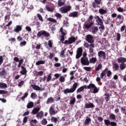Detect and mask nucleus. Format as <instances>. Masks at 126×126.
I'll return each instance as SVG.
<instances>
[{"label":"nucleus","mask_w":126,"mask_h":126,"mask_svg":"<svg viewBox=\"0 0 126 126\" xmlns=\"http://www.w3.org/2000/svg\"><path fill=\"white\" fill-rule=\"evenodd\" d=\"M87 89H90V91L91 93H94V94L98 93L99 90V88H97V87H96V86L94 84H90L88 85L87 86Z\"/></svg>","instance_id":"1"},{"label":"nucleus","mask_w":126,"mask_h":126,"mask_svg":"<svg viewBox=\"0 0 126 126\" xmlns=\"http://www.w3.org/2000/svg\"><path fill=\"white\" fill-rule=\"evenodd\" d=\"M78 86V83L75 82L72 85V88L70 89H66L64 90V94H67V93H73V92L76 90Z\"/></svg>","instance_id":"2"},{"label":"nucleus","mask_w":126,"mask_h":126,"mask_svg":"<svg viewBox=\"0 0 126 126\" xmlns=\"http://www.w3.org/2000/svg\"><path fill=\"white\" fill-rule=\"evenodd\" d=\"M60 32H61L62 36H61L60 41L62 42V44H64V42H63V41H64V36L66 35L67 32L65 30H63V28H61L60 30Z\"/></svg>","instance_id":"3"},{"label":"nucleus","mask_w":126,"mask_h":126,"mask_svg":"<svg viewBox=\"0 0 126 126\" xmlns=\"http://www.w3.org/2000/svg\"><path fill=\"white\" fill-rule=\"evenodd\" d=\"M71 8V6L68 5L67 6H64L59 8V11L62 13H66L68 11H69Z\"/></svg>","instance_id":"4"},{"label":"nucleus","mask_w":126,"mask_h":126,"mask_svg":"<svg viewBox=\"0 0 126 126\" xmlns=\"http://www.w3.org/2000/svg\"><path fill=\"white\" fill-rule=\"evenodd\" d=\"M81 63L83 65H88L89 64V61L86 57H83L81 59Z\"/></svg>","instance_id":"5"},{"label":"nucleus","mask_w":126,"mask_h":126,"mask_svg":"<svg viewBox=\"0 0 126 126\" xmlns=\"http://www.w3.org/2000/svg\"><path fill=\"white\" fill-rule=\"evenodd\" d=\"M104 124H105V126H117V123H116L115 122H111L108 119L104 120Z\"/></svg>","instance_id":"6"},{"label":"nucleus","mask_w":126,"mask_h":126,"mask_svg":"<svg viewBox=\"0 0 126 126\" xmlns=\"http://www.w3.org/2000/svg\"><path fill=\"white\" fill-rule=\"evenodd\" d=\"M49 113L52 116L56 115L58 113V111L55 109V105H52L49 109Z\"/></svg>","instance_id":"7"},{"label":"nucleus","mask_w":126,"mask_h":126,"mask_svg":"<svg viewBox=\"0 0 126 126\" xmlns=\"http://www.w3.org/2000/svg\"><path fill=\"white\" fill-rule=\"evenodd\" d=\"M75 37H71L68 40H65L64 42V44H65V45L72 44V43H74V42H75Z\"/></svg>","instance_id":"8"},{"label":"nucleus","mask_w":126,"mask_h":126,"mask_svg":"<svg viewBox=\"0 0 126 126\" xmlns=\"http://www.w3.org/2000/svg\"><path fill=\"white\" fill-rule=\"evenodd\" d=\"M93 24H94V22L90 23V21H87L84 24V28L86 29H89Z\"/></svg>","instance_id":"9"},{"label":"nucleus","mask_w":126,"mask_h":126,"mask_svg":"<svg viewBox=\"0 0 126 126\" xmlns=\"http://www.w3.org/2000/svg\"><path fill=\"white\" fill-rule=\"evenodd\" d=\"M42 35H44V36H45L46 37L50 36V33L46 32V31H40L37 34V37H41V36H42Z\"/></svg>","instance_id":"10"},{"label":"nucleus","mask_w":126,"mask_h":126,"mask_svg":"<svg viewBox=\"0 0 126 126\" xmlns=\"http://www.w3.org/2000/svg\"><path fill=\"white\" fill-rule=\"evenodd\" d=\"M82 48L79 47L76 51V59H79L82 56Z\"/></svg>","instance_id":"11"},{"label":"nucleus","mask_w":126,"mask_h":126,"mask_svg":"<svg viewBox=\"0 0 126 126\" xmlns=\"http://www.w3.org/2000/svg\"><path fill=\"white\" fill-rule=\"evenodd\" d=\"M86 40L88 43H93L94 42V37L91 34H88L86 36Z\"/></svg>","instance_id":"12"},{"label":"nucleus","mask_w":126,"mask_h":126,"mask_svg":"<svg viewBox=\"0 0 126 126\" xmlns=\"http://www.w3.org/2000/svg\"><path fill=\"white\" fill-rule=\"evenodd\" d=\"M90 46V47L89 48V53L91 54L92 57H93V56H94V47L95 46L93 43H91Z\"/></svg>","instance_id":"13"},{"label":"nucleus","mask_w":126,"mask_h":126,"mask_svg":"<svg viewBox=\"0 0 126 126\" xmlns=\"http://www.w3.org/2000/svg\"><path fill=\"white\" fill-rule=\"evenodd\" d=\"M98 55L99 58L103 59V60H105V59H106V53L104 51H99L98 53Z\"/></svg>","instance_id":"14"},{"label":"nucleus","mask_w":126,"mask_h":126,"mask_svg":"<svg viewBox=\"0 0 126 126\" xmlns=\"http://www.w3.org/2000/svg\"><path fill=\"white\" fill-rule=\"evenodd\" d=\"M117 62L119 63H126V58L125 57H119L117 59Z\"/></svg>","instance_id":"15"},{"label":"nucleus","mask_w":126,"mask_h":126,"mask_svg":"<svg viewBox=\"0 0 126 126\" xmlns=\"http://www.w3.org/2000/svg\"><path fill=\"white\" fill-rule=\"evenodd\" d=\"M94 19H96V22L98 23V25H102L103 24V21L102 19H100L99 16H94Z\"/></svg>","instance_id":"16"},{"label":"nucleus","mask_w":126,"mask_h":126,"mask_svg":"<svg viewBox=\"0 0 126 126\" xmlns=\"http://www.w3.org/2000/svg\"><path fill=\"white\" fill-rule=\"evenodd\" d=\"M85 108H86V109H92L93 108H95V105L92 103H86L85 104Z\"/></svg>","instance_id":"17"},{"label":"nucleus","mask_w":126,"mask_h":126,"mask_svg":"<svg viewBox=\"0 0 126 126\" xmlns=\"http://www.w3.org/2000/svg\"><path fill=\"white\" fill-rule=\"evenodd\" d=\"M7 75V72H6V71L4 70H2L0 72V76L1 77H3V78H5V77Z\"/></svg>","instance_id":"18"},{"label":"nucleus","mask_w":126,"mask_h":126,"mask_svg":"<svg viewBox=\"0 0 126 126\" xmlns=\"http://www.w3.org/2000/svg\"><path fill=\"white\" fill-rule=\"evenodd\" d=\"M32 87L34 90H36V91H42L43 90L41 89V88L36 85H32Z\"/></svg>","instance_id":"19"},{"label":"nucleus","mask_w":126,"mask_h":126,"mask_svg":"<svg viewBox=\"0 0 126 126\" xmlns=\"http://www.w3.org/2000/svg\"><path fill=\"white\" fill-rule=\"evenodd\" d=\"M84 89H87V86H84L80 87L79 89H77V92L78 93H80V92H82Z\"/></svg>","instance_id":"20"},{"label":"nucleus","mask_w":126,"mask_h":126,"mask_svg":"<svg viewBox=\"0 0 126 126\" xmlns=\"http://www.w3.org/2000/svg\"><path fill=\"white\" fill-rule=\"evenodd\" d=\"M98 27H93L92 28L91 32L93 34H96L98 32Z\"/></svg>","instance_id":"21"},{"label":"nucleus","mask_w":126,"mask_h":126,"mask_svg":"<svg viewBox=\"0 0 126 126\" xmlns=\"http://www.w3.org/2000/svg\"><path fill=\"white\" fill-rule=\"evenodd\" d=\"M107 74V68H105L100 74V78L103 79L104 76H106V74Z\"/></svg>","instance_id":"22"},{"label":"nucleus","mask_w":126,"mask_h":126,"mask_svg":"<svg viewBox=\"0 0 126 126\" xmlns=\"http://www.w3.org/2000/svg\"><path fill=\"white\" fill-rule=\"evenodd\" d=\"M69 17H77L78 16V12L75 11L70 13L69 15Z\"/></svg>","instance_id":"23"},{"label":"nucleus","mask_w":126,"mask_h":126,"mask_svg":"<svg viewBox=\"0 0 126 126\" xmlns=\"http://www.w3.org/2000/svg\"><path fill=\"white\" fill-rule=\"evenodd\" d=\"M22 70L20 71V73L21 74L24 75L26 74V73H27V70H26V68H25L24 66H21Z\"/></svg>","instance_id":"24"},{"label":"nucleus","mask_w":126,"mask_h":126,"mask_svg":"<svg viewBox=\"0 0 126 126\" xmlns=\"http://www.w3.org/2000/svg\"><path fill=\"white\" fill-rule=\"evenodd\" d=\"M22 30V28H21V26H17L16 27V28L14 30V31L15 32H16V33H18L20 31H21Z\"/></svg>","instance_id":"25"},{"label":"nucleus","mask_w":126,"mask_h":126,"mask_svg":"<svg viewBox=\"0 0 126 126\" xmlns=\"http://www.w3.org/2000/svg\"><path fill=\"white\" fill-rule=\"evenodd\" d=\"M76 101V98L75 97H71L70 99L69 105H74Z\"/></svg>","instance_id":"26"},{"label":"nucleus","mask_w":126,"mask_h":126,"mask_svg":"<svg viewBox=\"0 0 126 126\" xmlns=\"http://www.w3.org/2000/svg\"><path fill=\"white\" fill-rule=\"evenodd\" d=\"M27 107L28 109H31V108H33V107H34V103L32 101H30L28 103Z\"/></svg>","instance_id":"27"},{"label":"nucleus","mask_w":126,"mask_h":126,"mask_svg":"<svg viewBox=\"0 0 126 126\" xmlns=\"http://www.w3.org/2000/svg\"><path fill=\"white\" fill-rule=\"evenodd\" d=\"M4 88H7V85L4 83H0V89H3Z\"/></svg>","instance_id":"28"},{"label":"nucleus","mask_w":126,"mask_h":126,"mask_svg":"<svg viewBox=\"0 0 126 126\" xmlns=\"http://www.w3.org/2000/svg\"><path fill=\"white\" fill-rule=\"evenodd\" d=\"M96 61L97 58H96V57H93L90 60L89 62L91 63H96Z\"/></svg>","instance_id":"29"},{"label":"nucleus","mask_w":126,"mask_h":126,"mask_svg":"<svg viewBox=\"0 0 126 126\" xmlns=\"http://www.w3.org/2000/svg\"><path fill=\"white\" fill-rule=\"evenodd\" d=\"M119 67H120V66H119V64H118L117 63L113 64V70H114V71H117V70H118V69H119Z\"/></svg>","instance_id":"30"},{"label":"nucleus","mask_w":126,"mask_h":126,"mask_svg":"<svg viewBox=\"0 0 126 126\" xmlns=\"http://www.w3.org/2000/svg\"><path fill=\"white\" fill-rule=\"evenodd\" d=\"M65 0H59L58 1V6H63L64 4Z\"/></svg>","instance_id":"31"},{"label":"nucleus","mask_w":126,"mask_h":126,"mask_svg":"<svg viewBox=\"0 0 126 126\" xmlns=\"http://www.w3.org/2000/svg\"><path fill=\"white\" fill-rule=\"evenodd\" d=\"M45 61L44 60H41V61H38L36 62L35 64L36 65H40V64H45Z\"/></svg>","instance_id":"32"},{"label":"nucleus","mask_w":126,"mask_h":126,"mask_svg":"<svg viewBox=\"0 0 126 126\" xmlns=\"http://www.w3.org/2000/svg\"><path fill=\"white\" fill-rule=\"evenodd\" d=\"M126 67V64L125 63H121L120 64V68L121 70H124Z\"/></svg>","instance_id":"33"},{"label":"nucleus","mask_w":126,"mask_h":126,"mask_svg":"<svg viewBox=\"0 0 126 126\" xmlns=\"http://www.w3.org/2000/svg\"><path fill=\"white\" fill-rule=\"evenodd\" d=\"M91 122V118L87 117L86 120H85L84 124L86 125H88L89 123Z\"/></svg>","instance_id":"34"},{"label":"nucleus","mask_w":126,"mask_h":126,"mask_svg":"<svg viewBox=\"0 0 126 126\" xmlns=\"http://www.w3.org/2000/svg\"><path fill=\"white\" fill-rule=\"evenodd\" d=\"M100 14H105L107 13V10H105L103 8H100L98 10Z\"/></svg>","instance_id":"35"},{"label":"nucleus","mask_w":126,"mask_h":126,"mask_svg":"<svg viewBox=\"0 0 126 126\" xmlns=\"http://www.w3.org/2000/svg\"><path fill=\"white\" fill-rule=\"evenodd\" d=\"M54 98L53 97H51L48 98L46 103L47 104H51V103H53L54 102Z\"/></svg>","instance_id":"36"},{"label":"nucleus","mask_w":126,"mask_h":126,"mask_svg":"<svg viewBox=\"0 0 126 126\" xmlns=\"http://www.w3.org/2000/svg\"><path fill=\"white\" fill-rule=\"evenodd\" d=\"M109 119L110 120H112L113 121H115L116 120V115L111 113L109 115Z\"/></svg>","instance_id":"37"},{"label":"nucleus","mask_w":126,"mask_h":126,"mask_svg":"<svg viewBox=\"0 0 126 126\" xmlns=\"http://www.w3.org/2000/svg\"><path fill=\"white\" fill-rule=\"evenodd\" d=\"M60 82L63 83L65 81V77H64L63 76H61L59 79Z\"/></svg>","instance_id":"38"},{"label":"nucleus","mask_w":126,"mask_h":126,"mask_svg":"<svg viewBox=\"0 0 126 126\" xmlns=\"http://www.w3.org/2000/svg\"><path fill=\"white\" fill-rule=\"evenodd\" d=\"M46 8L48 11H50V12H53V11L55 10V8H54V7H51L47 6H46Z\"/></svg>","instance_id":"39"},{"label":"nucleus","mask_w":126,"mask_h":126,"mask_svg":"<svg viewBox=\"0 0 126 126\" xmlns=\"http://www.w3.org/2000/svg\"><path fill=\"white\" fill-rule=\"evenodd\" d=\"M40 111V108L38 107L36 108H34L32 111V114H33V115H35V114H37V113H38V112Z\"/></svg>","instance_id":"40"},{"label":"nucleus","mask_w":126,"mask_h":126,"mask_svg":"<svg viewBox=\"0 0 126 126\" xmlns=\"http://www.w3.org/2000/svg\"><path fill=\"white\" fill-rule=\"evenodd\" d=\"M117 11H118V12H125V11H126V9H124V8H122V7H119L117 8Z\"/></svg>","instance_id":"41"},{"label":"nucleus","mask_w":126,"mask_h":126,"mask_svg":"<svg viewBox=\"0 0 126 126\" xmlns=\"http://www.w3.org/2000/svg\"><path fill=\"white\" fill-rule=\"evenodd\" d=\"M37 123V120L36 119L32 120L30 121V124L32 126H34L35 125H36V123Z\"/></svg>","instance_id":"42"},{"label":"nucleus","mask_w":126,"mask_h":126,"mask_svg":"<svg viewBox=\"0 0 126 126\" xmlns=\"http://www.w3.org/2000/svg\"><path fill=\"white\" fill-rule=\"evenodd\" d=\"M95 69L96 71H99L100 69H102V64H99L97 66L95 67Z\"/></svg>","instance_id":"43"},{"label":"nucleus","mask_w":126,"mask_h":126,"mask_svg":"<svg viewBox=\"0 0 126 126\" xmlns=\"http://www.w3.org/2000/svg\"><path fill=\"white\" fill-rule=\"evenodd\" d=\"M47 20H48V21H50V22H53V23H57V20H56V19L52 18H49L47 19Z\"/></svg>","instance_id":"44"},{"label":"nucleus","mask_w":126,"mask_h":126,"mask_svg":"<svg viewBox=\"0 0 126 126\" xmlns=\"http://www.w3.org/2000/svg\"><path fill=\"white\" fill-rule=\"evenodd\" d=\"M44 116V113L42 111H40L36 115L37 118H42Z\"/></svg>","instance_id":"45"},{"label":"nucleus","mask_w":126,"mask_h":126,"mask_svg":"<svg viewBox=\"0 0 126 126\" xmlns=\"http://www.w3.org/2000/svg\"><path fill=\"white\" fill-rule=\"evenodd\" d=\"M105 100L106 101V102H108V101H109L110 100V94H105Z\"/></svg>","instance_id":"46"},{"label":"nucleus","mask_w":126,"mask_h":126,"mask_svg":"<svg viewBox=\"0 0 126 126\" xmlns=\"http://www.w3.org/2000/svg\"><path fill=\"white\" fill-rule=\"evenodd\" d=\"M51 79H52V74L50 73L47 76L46 82H50Z\"/></svg>","instance_id":"47"},{"label":"nucleus","mask_w":126,"mask_h":126,"mask_svg":"<svg viewBox=\"0 0 126 126\" xmlns=\"http://www.w3.org/2000/svg\"><path fill=\"white\" fill-rule=\"evenodd\" d=\"M27 96H28V93L26 92L25 94H24L23 96L21 97L22 100L23 101H24L25 98L27 97Z\"/></svg>","instance_id":"48"},{"label":"nucleus","mask_w":126,"mask_h":126,"mask_svg":"<svg viewBox=\"0 0 126 126\" xmlns=\"http://www.w3.org/2000/svg\"><path fill=\"white\" fill-rule=\"evenodd\" d=\"M26 44H27V42H26L25 41H22L20 43V47H24V46L26 45Z\"/></svg>","instance_id":"49"},{"label":"nucleus","mask_w":126,"mask_h":126,"mask_svg":"<svg viewBox=\"0 0 126 126\" xmlns=\"http://www.w3.org/2000/svg\"><path fill=\"white\" fill-rule=\"evenodd\" d=\"M31 97L32 99H36V97H37V94H36L34 93H32L31 95Z\"/></svg>","instance_id":"50"},{"label":"nucleus","mask_w":126,"mask_h":126,"mask_svg":"<svg viewBox=\"0 0 126 126\" xmlns=\"http://www.w3.org/2000/svg\"><path fill=\"white\" fill-rule=\"evenodd\" d=\"M107 76L108 77H110V76H111V75H112V71H111L110 70H108V68H107Z\"/></svg>","instance_id":"51"},{"label":"nucleus","mask_w":126,"mask_h":126,"mask_svg":"<svg viewBox=\"0 0 126 126\" xmlns=\"http://www.w3.org/2000/svg\"><path fill=\"white\" fill-rule=\"evenodd\" d=\"M4 21L6 22V23H7V22L9 21V16L6 15L5 16Z\"/></svg>","instance_id":"52"},{"label":"nucleus","mask_w":126,"mask_h":126,"mask_svg":"<svg viewBox=\"0 0 126 126\" xmlns=\"http://www.w3.org/2000/svg\"><path fill=\"white\" fill-rule=\"evenodd\" d=\"M48 123V121H47V120L46 119H43L42 121H41V124L42 125H44V126L47 125V124Z\"/></svg>","instance_id":"53"},{"label":"nucleus","mask_w":126,"mask_h":126,"mask_svg":"<svg viewBox=\"0 0 126 126\" xmlns=\"http://www.w3.org/2000/svg\"><path fill=\"white\" fill-rule=\"evenodd\" d=\"M51 121L54 123H57L58 122V118L53 117L51 118Z\"/></svg>","instance_id":"54"},{"label":"nucleus","mask_w":126,"mask_h":126,"mask_svg":"<svg viewBox=\"0 0 126 126\" xmlns=\"http://www.w3.org/2000/svg\"><path fill=\"white\" fill-rule=\"evenodd\" d=\"M83 69L86 70L87 71H90L91 70V67H84Z\"/></svg>","instance_id":"55"},{"label":"nucleus","mask_w":126,"mask_h":126,"mask_svg":"<svg viewBox=\"0 0 126 126\" xmlns=\"http://www.w3.org/2000/svg\"><path fill=\"white\" fill-rule=\"evenodd\" d=\"M61 58H64V50H62L60 54Z\"/></svg>","instance_id":"56"},{"label":"nucleus","mask_w":126,"mask_h":126,"mask_svg":"<svg viewBox=\"0 0 126 126\" xmlns=\"http://www.w3.org/2000/svg\"><path fill=\"white\" fill-rule=\"evenodd\" d=\"M54 76L55 77V79H58V78H59L60 76H61V74L56 73L55 74Z\"/></svg>","instance_id":"57"},{"label":"nucleus","mask_w":126,"mask_h":126,"mask_svg":"<svg viewBox=\"0 0 126 126\" xmlns=\"http://www.w3.org/2000/svg\"><path fill=\"white\" fill-rule=\"evenodd\" d=\"M48 46L50 48H52L53 47V42L51 40H49L48 41Z\"/></svg>","instance_id":"58"},{"label":"nucleus","mask_w":126,"mask_h":126,"mask_svg":"<svg viewBox=\"0 0 126 126\" xmlns=\"http://www.w3.org/2000/svg\"><path fill=\"white\" fill-rule=\"evenodd\" d=\"M94 1L96 4H101L102 2V0H94Z\"/></svg>","instance_id":"59"},{"label":"nucleus","mask_w":126,"mask_h":126,"mask_svg":"<svg viewBox=\"0 0 126 126\" xmlns=\"http://www.w3.org/2000/svg\"><path fill=\"white\" fill-rule=\"evenodd\" d=\"M22 63H23V59H21L19 61L18 67H20V66H21Z\"/></svg>","instance_id":"60"},{"label":"nucleus","mask_w":126,"mask_h":126,"mask_svg":"<svg viewBox=\"0 0 126 126\" xmlns=\"http://www.w3.org/2000/svg\"><path fill=\"white\" fill-rule=\"evenodd\" d=\"M116 39L117 41H120V40H121V34L120 33H117Z\"/></svg>","instance_id":"61"},{"label":"nucleus","mask_w":126,"mask_h":126,"mask_svg":"<svg viewBox=\"0 0 126 126\" xmlns=\"http://www.w3.org/2000/svg\"><path fill=\"white\" fill-rule=\"evenodd\" d=\"M100 27H99V29L100 30H104L105 29V27H104V25L103 24L102 25H99Z\"/></svg>","instance_id":"62"},{"label":"nucleus","mask_w":126,"mask_h":126,"mask_svg":"<svg viewBox=\"0 0 126 126\" xmlns=\"http://www.w3.org/2000/svg\"><path fill=\"white\" fill-rule=\"evenodd\" d=\"M37 17L40 21H43V18L42 17V16L40 15V14H37Z\"/></svg>","instance_id":"63"},{"label":"nucleus","mask_w":126,"mask_h":126,"mask_svg":"<svg viewBox=\"0 0 126 126\" xmlns=\"http://www.w3.org/2000/svg\"><path fill=\"white\" fill-rule=\"evenodd\" d=\"M20 125H21V121L18 120L17 121V126H20Z\"/></svg>","instance_id":"64"}]
</instances>
